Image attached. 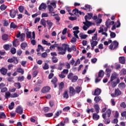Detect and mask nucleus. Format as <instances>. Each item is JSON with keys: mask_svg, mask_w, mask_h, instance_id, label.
Listing matches in <instances>:
<instances>
[{"mask_svg": "<svg viewBox=\"0 0 126 126\" xmlns=\"http://www.w3.org/2000/svg\"><path fill=\"white\" fill-rule=\"evenodd\" d=\"M8 63H14L15 64L18 63V60H17V57H13V58H9L7 60Z\"/></svg>", "mask_w": 126, "mask_h": 126, "instance_id": "obj_5", "label": "nucleus"}, {"mask_svg": "<svg viewBox=\"0 0 126 126\" xmlns=\"http://www.w3.org/2000/svg\"><path fill=\"white\" fill-rule=\"evenodd\" d=\"M64 87V83H63V82H62L59 86V93H61V92H63V89Z\"/></svg>", "mask_w": 126, "mask_h": 126, "instance_id": "obj_15", "label": "nucleus"}, {"mask_svg": "<svg viewBox=\"0 0 126 126\" xmlns=\"http://www.w3.org/2000/svg\"><path fill=\"white\" fill-rule=\"evenodd\" d=\"M6 118V115L4 112H0V119H5Z\"/></svg>", "mask_w": 126, "mask_h": 126, "instance_id": "obj_34", "label": "nucleus"}, {"mask_svg": "<svg viewBox=\"0 0 126 126\" xmlns=\"http://www.w3.org/2000/svg\"><path fill=\"white\" fill-rule=\"evenodd\" d=\"M102 90L100 89L97 88L94 90V92L92 93V95L94 96H99L101 94Z\"/></svg>", "mask_w": 126, "mask_h": 126, "instance_id": "obj_6", "label": "nucleus"}, {"mask_svg": "<svg viewBox=\"0 0 126 126\" xmlns=\"http://www.w3.org/2000/svg\"><path fill=\"white\" fill-rule=\"evenodd\" d=\"M18 13V10H14V9H12L10 11V17H11L12 18H14V17H15V16H16V14Z\"/></svg>", "mask_w": 126, "mask_h": 126, "instance_id": "obj_4", "label": "nucleus"}, {"mask_svg": "<svg viewBox=\"0 0 126 126\" xmlns=\"http://www.w3.org/2000/svg\"><path fill=\"white\" fill-rule=\"evenodd\" d=\"M67 46H68V44H63V46L64 47V48L63 47H60V46L58 47V48H57L58 51H63L58 52V54L59 55H65V51H66V47Z\"/></svg>", "mask_w": 126, "mask_h": 126, "instance_id": "obj_3", "label": "nucleus"}, {"mask_svg": "<svg viewBox=\"0 0 126 126\" xmlns=\"http://www.w3.org/2000/svg\"><path fill=\"white\" fill-rule=\"evenodd\" d=\"M16 112L17 113V114L22 115V114H23V109H22L21 107L18 106L16 109Z\"/></svg>", "mask_w": 126, "mask_h": 126, "instance_id": "obj_10", "label": "nucleus"}, {"mask_svg": "<svg viewBox=\"0 0 126 126\" xmlns=\"http://www.w3.org/2000/svg\"><path fill=\"white\" fill-rule=\"evenodd\" d=\"M53 113H49L45 114L44 116L46 117V118H51V117H53Z\"/></svg>", "mask_w": 126, "mask_h": 126, "instance_id": "obj_41", "label": "nucleus"}, {"mask_svg": "<svg viewBox=\"0 0 126 126\" xmlns=\"http://www.w3.org/2000/svg\"><path fill=\"white\" fill-rule=\"evenodd\" d=\"M76 41H77V39L74 37H72V39L70 40L71 43H75Z\"/></svg>", "mask_w": 126, "mask_h": 126, "instance_id": "obj_62", "label": "nucleus"}, {"mask_svg": "<svg viewBox=\"0 0 126 126\" xmlns=\"http://www.w3.org/2000/svg\"><path fill=\"white\" fill-rule=\"evenodd\" d=\"M10 29H15V28H17V25L15 24L14 22H11L10 25Z\"/></svg>", "mask_w": 126, "mask_h": 126, "instance_id": "obj_27", "label": "nucleus"}, {"mask_svg": "<svg viewBox=\"0 0 126 126\" xmlns=\"http://www.w3.org/2000/svg\"><path fill=\"white\" fill-rule=\"evenodd\" d=\"M42 58H47L48 57V54L46 52H44L41 54Z\"/></svg>", "mask_w": 126, "mask_h": 126, "instance_id": "obj_63", "label": "nucleus"}, {"mask_svg": "<svg viewBox=\"0 0 126 126\" xmlns=\"http://www.w3.org/2000/svg\"><path fill=\"white\" fill-rule=\"evenodd\" d=\"M51 82L52 83H53L54 85V88H57V86H58L57 85V82H58V79L57 78V77H54L51 80Z\"/></svg>", "mask_w": 126, "mask_h": 126, "instance_id": "obj_13", "label": "nucleus"}, {"mask_svg": "<svg viewBox=\"0 0 126 126\" xmlns=\"http://www.w3.org/2000/svg\"><path fill=\"white\" fill-rule=\"evenodd\" d=\"M85 7L87 8V9H89V11H91V10L92 9V7H91V5H85Z\"/></svg>", "mask_w": 126, "mask_h": 126, "instance_id": "obj_50", "label": "nucleus"}, {"mask_svg": "<svg viewBox=\"0 0 126 126\" xmlns=\"http://www.w3.org/2000/svg\"><path fill=\"white\" fill-rule=\"evenodd\" d=\"M46 23L47 25H48V29H51V28H52V26H53V22L50 20H47Z\"/></svg>", "mask_w": 126, "mask_h": 126, "instance_id": "obj_23", "label": "nucleus"}, {"mask_svg": "<svg viewBox=\"0 0 126 126\" xmlns=\"http://www.w3.org/2000/svg\"><path fill=\"white\" fill-rule=\"evenodd\" d=\"M118 87L121 90L126 88V84L125 83H121L118 85Z\"/></svg>", "mask_w": 126, "mask_h": 126, "instance_id": "obj_18", "label": "nucleus"}, {"mask_svg": "<svg viewBox=\"0 0 126 126\" xmlns=\"http://www.w3.org/2000/svg\"><path fill=\"white\" fill-rule=\"evenodd\" d=\"M74 76V74L72 73H69V74L67 75V78L69 79V80H71Z\"/></svg>", "mask_w": 126, "mask_h": 126, "instance_id": "obj_36", "label": "nucleus"}, {"mask_svg": "<svg viewBox=\"0 0 126 126\" xmlns=\"http://www.w3.org/2000/svg\"><path fill=\"white\" fill-rule=\"evenodd\" d=\"M117 75L115 73H113L110 77V80L108 82V84L111 83V86L113 88H115L119 83L120 82V78H117ZM115 79H116V82L114 81Z\"/></svg>", "mask_w": 126, "mask_h": 126, "instance_id": "obj_1", "label": "nucleus"}, {"mask_svg": "<svg viewBox=\"0 0 126 126\" xmlns=\"http://www.w3.org/2000/svg\"><path fill=\"white\" fill-rule=\"evenodd\" d=\"M18 9L20 12H21V13H22V12H23V10H24V7L22 5H21L19 6Z\"/></svg>", "mask_w": 126, "mask_h": 126, "instance_id": "obj_46", "label": "nucleus"}, {"mask_svg": "<svg viewBox=\"0 0 126 126\" xmlns=\"http://www.w3.org/2000/svg\"><path fill=\"white\" fill-rule=\"evenodd\" d=\"M63 97L65 99H68V91H65L63 94Z\"/></svg>", "mask_w": 126, "mask_h": 126, "instance_id": "obj_29", "label": "nucleus"}, {"mask_svg": "<svg viewBox=\"0 0 126 126\" xmlns=\"http://www.w3.org/2000/svg\"><path fill=\"white\" fill-rule=\"evenodd\" d=\"M27 46H28V44L26 42H23L21 44V48L22 50H25Z\"/></svg>", "mask_w": 126, "mask_h": 126, "instance_id": "obj_21", "label": "nucleus"}, {"mask_svg": "<svg viewBox=\"0 0 126 126\" xmlns=\"http://www.w3.org/2000/svg\"><path fill=\"white\" fill-rule=\"evenodd\" d=\"M94 101L95 102V103H99L100 101H101V96H98V95H96L94 98Z\"/></svg>", "mask_w": 126, "mask_h": 126, "instance_id": "obj_22", "label": "nucleus"}, {"mask_svg": "<svg viewBox=\"0 0 126 126\" xmlns=\"http://www.w3.org/2000/svg\"><path fill=\"white\" fill-rule=\"evenodd\" d=\"M114 94L115 96H120L122 94V92L118 88L115 89Z\"/></svg>", "mask_w": 126, "mask_h": 126, "instance_id": "obj_17", "label": "nucleus"}, {"mask_svg": "<svg viewBox=\"0 0 126 126\" xmlns=\"http://www.w3.org/2000/svg\"><path fill=\"white\" fill-rule=\"evenodd\" d=\"M113 45L114 46V49H116V48H118V47H119V42L116 40H115L113 41Z\"/></svg>", "mask_w": 126, "mask_h": 126, "instance_id": "obj_43", "label": "nucleus"}, {"mask_svg": "<svg viewBox=\"0 0 126 126\" xmlns=\"http://www.w3.org/2000/svg\"><path fill=\"white\" fill-rule=\"evenodd\" d=\"M8 34L5 33L1 36L2 40H3V41H7V40H8Z\"/></svg>", "mask_w": 126, "mask_h": 126, "instance_id": "obj_19", "label": "nucleus"}, {"mask_svg": "<svg viewBox=\"0 0 126 126\" xmlns=\"http://www.w3.org/2000/svg\"><path fill=\"white\" fill-rule=\"evenodd\" d=\"M42 18L43 17H49V15L47 13H43L41 15Z\"/></svg>", "mask_w": 126, "mask_h": 126, "instance_id": "obj_56", "label": "nucleus"}, {"mask_svg": "<svg viewBox=\"0 0 126 126\" xmlns=\"http://www.w3.org/2000/svg\"><path fill=\"white\" fill-rule=\"evenodd\" d=\"M85 19L86 22H84L83 23L85 25V26H87V27H90L91 25H92V23L87 20V15H86L85 16Z\"/></svg>", "mask_w": 126, "mask_h": 126, "instance_id": "obj_7", "label": "nucleus"}, {"mask_svg": "<svg viewBox=\"0 0 126 126\" xmlns=\"http://www.w3.org/2000/svg\"><path fill=\"white\" fill-rule=\"evenodd\" d=\"M88 16H87V20L89 19V20H90V19H91L92 17H93V13H88Z\"/></svg>", "mask_w": 126, "mask_h": 126, "instance_id": "obj_42", "label": "nucleus"}, {"mask_svg": "<svg viewBox=\"0 0 126 126\" xmlns=\"http://www.w3.org/2000/svg\"><path fill=\"white\" fill-rule=\"evenodd\" d=\"M95 31H96V29L94 30H90L87 32L88 34H93V33H94Z\"/></svg>", "mask_w": 126, "mask_h": 126, "instance_id": "obj_51", "label": "nucleus"}, {"mask_svg": "<svg viewBox=\"0 0 126 126\" xmlns=\"http://www.w3.org/2000/svg\"><path fill=\"white\" fill-rule=\"evenodd\" d=\"M106 27L104 28V31L107 32L108 31V28H109V21H106L105 22Z\"/></svg>", "mask_w": 126, "mask_h": 126, "instance_id": "obj_33", "label": "nucleus"}, {"mask_svg": "<svg viewBox=\"0 0 126 126\" xmlns=\"http://www.w3.org/2000/svg\"><path fill=\"white\" fill-rule=\"evenodd\" d=\"M116 33H115L114 32H111L110 33V37L111 38H116Z\"/></svg>", "mask_w": 126, "mask_h": 126, "instance_id": "obj_53", "label": "nucleus"}, {"mask_svg": "<svg viewBox=\"0 0 126 126\" xmlns=\"http://www.w3.org/2000/svg\"><path fill=\"white\" fill-rule=\"evenodd\" d=\"M111 114L112 111L110 110V109H107L105 113L102 114V118L104 119V120H105V124H106V125H108L111 123L110 118L107 119V116L108 118H110V117H111Z\"/></svg>", "mask_w": 126, "mask_h": 126, "instance_id": "obj_2", "label": "nucleus"}, {"mask_svg": "<svg viewBox=\"0 0 126 126\" xmlns=\"http://www.w3.org/2000/svg\"><path fill=\"white\" fill-rule=\"evenodd\" d=\"M51 90V88L49 86H45L44 87L42 90H41V92L42 93L46 94L48 93Z\"/></svg>", "mask_w": 126, "mask_h": 126, "instance_id": "obj_8", "label": "nucleus"}, {"mask_svg": "<svg viewBox=\"0 0 126 126\" xmlns=\"http://www.w3.org/2000/svg\"><path fill=\"white\" fill-rule=\"evenodd\" d=\"M53 16L55 17V19L57 20V22H59L60 20H61V18H60V16L58 14H55Z\"/></svg>", "mask_w": 126, "mask_h": 126, "instance_id": "obj_30", "label": "nucleus"}, {"mask_svg": "<svg viewBox=\"0 0 126 126\" xmlns=\"http://www.w3.org/2000/svg\"><path fill=\"white\" fill-rule=\"evenodd\" d=\"M0 72L2 75H6L7 73V69L3 67L0 69Z\"/></svg>", "mask_w": 126, "mask_h": 126, "instance_id": "obj_11", "label": "nucleus"}, {"mask_svg": "<svg viewBox=\"0 0 126 126\" xmlns=\"http://www.w3.org/2000/svg\"><path fill=\"white\" fill-rule=\"evenodd\" d=\"M14 85L18 89H20V88H21V85L19 82L15 83Z\"/></svg>", "mask_w": 126, "mask_h": 126, "instance_id": "obj_40", "label": "nucleus"}, {"mask_svg": "<svg viewBox=\"0 0 126 126\" xmlns=\"http://www.w3.org/2000/svg\"><path fill=\"white\" fill-rule=\"evenodd\" d=\"M46 23H47V21H46V20H45V19H42L40 21V24H41V25H43L44 28H46V25H47Z\"/></svg>", "mask_w": 126, "mask_h": 126, "instance_id": "obj_24", "label": "nucleus"}, {"mask_svg": "<svg viewBox=\"0 0 126 126\" xmlns=\"http://www.w3.org/2000/svg\"><path fill=\"white\" fill-rule=\"evenodd\" d=\"M26 34H27V38H28L29 39H30V38H31V34H32L31 32H28L26 33Z\"/></svg>", "mask_w": 126, "mask_h": 126, "instance_id": "obj_57", "label": "nucleus"}, {"mask_svg": "<svg viewBox=\"0 0 126 126\" xmlns=\"http://www.w3.org/2000/svg\"><path fill=\"white\" fill-rule=\"evenodd\" d=\"M43 111L45 113H47L50 111V108L48 107H44Z\"/></svg>", "mask_w": 126, "mask_h": 126, "instance_id": "obj_55", "label": "nucleus"}, {"mask_svg": "<svg viewBox=\"0 0 126 126\" xmlns=\"http://www.w3.org/2000/svg\"><path fill=\"white\" fill-rule=\"evenodd\" d=\"M69 93H70V96H73L75 95V90H74V88L73 87H70L69 88Z\"/></svg>", "mask_w": 126, "mask_h": 126, "instance_id": "obj_9", "label": "nucleus"}, {"mask_svg": "<svg viewBox=\"0 0 126 126\" xmlns=\"http://www.w3.org/2000/svg\"><path fill=\"white\" fill-rule=\"evenodd\" d=\"M119 61L120 63H122V64H125V63H126V59L124 56L120 57L119 58Z\"/></svg>", "mask_w": 126, "mask_h": 126, "instance_id": "obj_12", "label": "nucleus"}, {"mask_svg": "<svg viewBox=\"0 0 126 126\" xmlns=\"http://www.w3.org/2000/svg\"><path fill=\"white\" fill-rule=\"evenodd\" d=\"M63 65H64V63H60L58 68V69L59 70H62V69H63Z\"/></svg>", "mask_w": 126, "mask_h": 126, "instance_id": "obj_44", "label": "nucleus"}, {"mask_svg": "<svg viewBox=\"0 0 126 126\" xmlns=\"http://www.w3.org/2000/svg\"><path fill=\"white\" fill-rule=\"evenodd\" d=\"M116 28H119V27H121V22H120V20H117L116 22Z\"/></svg>", "mask_w": 126, "mask_h": 126, "instance_id": "obj_59", "label": "nucleus"}, {"mask_svg": "<svg viewBox=\"0 0 126 126\" xmlns=\"http://www.w3.org/2000/svg\"><path fill=\"white\" fill-rule=\"evenodd\" d=\"M47 8V5L44 3H42L39 6V10H42V9H46Z\"/></svg>", "mask_w": 126, "mask_h": 126, "instance_id": "obj_16", "label": "nucleus"}, {"mask_svg": "<svg viewBox=\"0 0 126 126\" xmlns=\"http://www.w3.org/2000/svg\"><path fill=\"white\" fill-rule=\"evenodd\" d=\"M40 19H41V18H40V17L35 18V19L34 20V24H36V23H37V22H39V21H40Z\"/></svg>", "mask_w": 126, "mask_h": 126, "instance_id": "obj_64", "label": "nucleus"}, {"mask_svg": "<svg viewBox=\"0 0 126 126\" xmlns=\"http://www.w3.org/2000/svg\"><path fill=\"white\" fill-rule=\"evenodd\" d=\"M3 48L6 51H8L9 50V44H5L3 45Z\"/></svg>", "mask_w": 126, "mask_h": 126, "instance_id": "obj_47", "label": "nucleus"}, {"mask_svg": "<svg viewBox=\"0 0 126 126\" xmlns=\"http://www.w3.org/2000/svg\"><path fill=\"white\" fill-rule=\"evenodd\" d=\"M121 73L122 75H126V69L125 68L122 69L121 71Z\"/></svg>", "mask_w": 126, "mask_h": 126, "instance_id": "obj_52", "label": "nucleus"}, {"mask_svg": "<svg viewBox=\"0 0 126 126\" xmlns=\"http://www.w3.org/2000/svg\"><path fill=\"white\" fill-rule=\"evenodd\" d=\"M17 72L19 73H21V74H24V70L21 68H18L17 69Z\"/></svg>", "mask_w": 126, "mask_h": 126, "instance_id": "obj_32", "label": "nucleus"}, {"mask_svg": "<svg viewBox=\"0 0 126 126\" xmlns=\"http://www.w3.org/2000/svg\"><path fill=\"white\" fill-rule=\"evenodd\" d=\"M7 8V6L5 5L4 4H2L0 6V9L1 10H5L6 8Z\"/></svg>", "mask_w": 126, "mask_h": 126, "instance_id": "obj_38", "label": "nucleus"}, {"mask_svg": "<svg viewBox=\"0 0 126 126\" xmlns=\"http://www.w3.org/2000/svg\"><path fill=\"white\" fill-rule=\"evenodd\" d=\"M47 7H48V9H49V13H50V14H52V13H54V14H55V13H56V12H54V7H53V6H52V5H48V6H47Z\"/></svg>", "mask_w": 126, "mask_h": 126, "instance_id": "obj_14", "label": "nucleus"}, {"mask_svg": "<svg viewBox=\"0 0 126 126\" xmlns=\"http://www.w3.org/2000/svg\"><path fill=\"white\" fill-rule=\"evenodd\" d=\"M14 107V102H12L8 106V108L9 109V110H12V109H13Z\"/></svg>", "mask_w": 126, "mask_h": 126, "instance_id": "obj_39", "label": "nucleus"}, {"mask_svg": "<svg viewBox=\"0 0 126 126\" xmlns=\"http://www.w3.org/2000/svg\"><path fill=\"white\" fill-rule=\"evenodd\" d=\"M81 39H86L87 37H88V35L87 34H83L82 35H80Z\"/></svg>", "mask_w": 126, "mask_h": 126, "instance_id": "obj_58", "label": "nucleus"}, {"mask_svg": "<svg viewBox=\"0 0 126 126\" xmlns=\"http://www.w3.org/2000/svg\"><path fill=\"white\" fill-rule=\"evenodd\" d=\"M104 71H103V70H99V71L98 72V77H100V78H103V77L104 76Z\"/></svg>", "mask_w": 126, "mask_h": 126, "instance_id": "obj_31", "label": "nucleus"}, {"mask_svg": "<svg viewBox=\"0 0 126 126\" xmlns=\"http://www.w3.org/2000/svg\"><path fill=\"white\" fill-rule=\"evenodd\" d=\"M99 118H100V117L99 116V115L98 114H97V113L93 114V119H94V120H96V121H98V120H99Z\"/></svg>", "mask_w": 126, "mask_h": 126, "instance_id": "obj_26", "label": "nucleus"}, {"mask_svg": "<svg viewBox=\"0 0 126 126\" xmlns=\"http://www.w3.org/2000/svg\"><path fill=\"white\" fill-rule=\"evenodd\" d=\"M107 21H108V27H109V26H110L111 25H114V24H115V22H114V21H110V19H108L107 20Z\"/></svg>", "mask_w": 126, "mask_h": 126, "instance_id": "obj_49", "label": "nucleus"}, {"mask_svg": "<svg viewBox=\"0 0 126 126\" xmlns=\"http://www.w3.org/2000/svg\"><path fill=\"white\" fill-rule=\"evenodd\" d=\"M11 53L12 54V55H14L16 53V49L15 48L13 47L11 49Z\"/></svg>", "mask_w": 126, "mask_h": 126, "instance_id": "obj_48", "label": "nucleus"}, {"mask_svg": "<svg viewBox=\"0 0 126 126\" xmlns=\"http://www.w3.org/2000/svg\"><path fill=\"white\" fill-rule=\"evenodd\" d=\"M94 108L95 109L96 113H97V114H98L99 110H100V107H99V105L95 104L94 105Z\"/></svg>", "mask_w": 126, "mask_h": 126, "instance_id": "obj_28", "label": "nucleus"}, {"mask_svg": "<svg viewBox=\"0 0 126 126\" xmlns=\"http://www.w3.org/2000/svg\"><path fill=\"white\" fill-rule=\"evenodd\" d=\"M70 107L69 106H66L63 109V112H66V111H69Z\"/></svg>", "mask_w": 126, "mask_h": 126, "instance_id": "obj_60", "label": "nucleus"}, {"mask_svg": "<svg viewBox=\"0 0 126 126\" xmlns=\"http://www.w3.org/2000/svg\"><path fill=\"white\" fill-rule=\"evenodd\" d=\"M98 35V34L97 33V32H96L95 33H94V36H93L92 37V41H96L97 39V36Z\"/></svg>", "mask_w": 126, "mask_h": 126, "instance_id": "obj_37", "label": "nucleus"}, {"mask_svg": "<svg viewBox=\"0 0 126 126\" xmlns=\"http://www.w3.org/2000/svg\"><path fill=\"white\" fill-rule=\"evenodd\" d=\"M82 90V88L79 86H77L75 88V92L77 94H79L81 91Z\"/></svg>", "mask_w": 126, "mask_h": 126, "instance_id": "obj_20", "label": "nucleus"}, {"mask_svg": "<svg viewBox=\"0 0 126 126\" xmlns=\"http://www.w3.org/2000/svg\"><path fill=\"white\" fill-rule=\"evenodd\" d=\"M52 63H57V62L59 61L57 57H52Z\"/></svg>", "mask_w": 126, "mask_h": 126, "instance_id": "obj_45", "label": "nucleus"}, {"mask_svg": "<svg viewBox=\"0 0 126 126\" xmlns=\"http://www.w3.org/2000/svg\"><path fill=\"white\" fill-rule=\"evenodd\" d=\"M77 79H78V76H73V78H72V79L71 80L72 82H76Z\"/></svg>", "mask_w": 126, "mask_h": 126, "instance_id": "obj_35", "label": "nucleus"}, {"mask_svg": "<svg viewBox=\"0 0 126 126\" xmlns=\"http://www.w3.org/2000/svg\"><path fill=\"white\" fill-rule=\"evenodd\" d=\"M59 76L60 77V78H62V79L65 78V75H64V74H63L62 72H61V74L59 75Z\"/></svg>", "mask_w": 126, "mask_h": 126, "instance_id": "obj_61", "label": "nucleus"}, {"mask_svg": "<svg viewBox=\"0 0 126 126\" xmlns=\"http://www.w3.org/2000/svg\"><path fill=\"white\" fill-rule=\"evenodd\" d=\"M43 68L44 70L49 69V65L47 63H45L44 66H43Z\"/></svg>", "mask_w": 126, "mask_h": 126, "instance_id": "obj_54", "label": "nucleus"}, {"mask_svg": "<svg viewBox=\"0 0 126 126\" xmlns=\"http://www.w3.org/2000/svg\"><path fill=\"white\" fill-rule=\"evenodd\" d=\"M97 44H98V41H95V40L91 41V47H95V46H97Z\"/></svg>", "mask_w": 126, "mask_h": 126, "instance_id": "obj_25", "label": "nucleus"}]
</instances>
